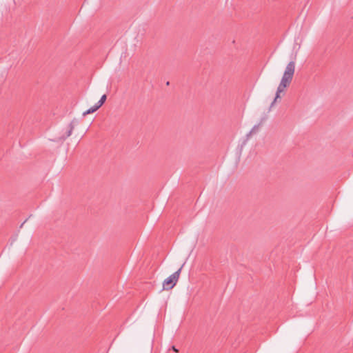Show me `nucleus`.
<instances>
[{
	"label": "nucleus",
	"mask_w": 353,
	"mask_h": 353,
	"mask_svg": "<svg viewBox=\"0 0 353 353\" xmlns=\"http://www.w3.org/2000/svg\"><path fill=\"white\" fill-rule=\"evenodd\" d=\"M183 265L175 272L166 278L163 282V290H169L172 289L176 284Z\"/></svg>",
	"instance_id": "obj_1"
},
{
	"label": "nucleus",
	"mask_w": 353,
	"mask_h": 353,
	"mask_svg": "<svg viewBox=\"0 0 353 353\" xmlns=\"http://www.w3.org/2000/svg\"><path fill=\"white\" fill-rule=\"evenodd\" d=\"M295 62L292 61L287 65L283 74L293 78Z\"/></svg>",
	"instance_id": "obj_2"
},
{
	"label": "nucleus",
	"mask_w": 353,
	"mask_h": 353,
	"mask_svg": "<svg viewBox=\"0 0 353 353\" xmlns=\"http://www.w3.org/2000/svg\"><path fill=\"white\" fill-rule=\"evenodd\" d=\"M74 120L70 122V123L68 125V128L67 130V131L65 132V133L61 136V139H63V140H65L68 137H69L72 133V131L74 128Z\"/></svg>",
	"instance_id": "obj_3"
},
{
	"label": "nucleus",
	"mask_w": 353,
	"mask_h": 353,
	"mask_svg": "<svg viewBox=\"0 0 353 353\" xmlns=\"http://www.w3.org/2000/svg\"><path fill=\"white\" fill-rule=\"evenodd\" d=\"M285 88L286 87H285L284 85H282L281 83H279V85L277 88L275 98H274V101L272 102V103L270 105V108H272L274 105V104L276 102V101L277 100V99L280 97V93L283 92Z\"/></svg>",
	"instance_id": "obj_4"
},
{
	"label": "nucleus",
	"mask_w": 353,
	"mask_h": 353,
	"mask_svg": "<svg viewBox=\"0 0 353 353\" xmlns=\"http://www.w3.org/2000/svg\"><path fill=\"white\" fill-rule=\"evenodd\" d=\"M262 123V121H261L259 124L257 125H254L252 128L251 129V130L249 132V133L247 134L246 135V138H247V140L250 137V136H252V134H256L259 130V128L261 126Z\"/></svg>",
	"instance_id": "obj_5"
},
{
	"label": "nucleus",
	"mask_w": 353,
	"mask_h": 353,
	"mask_svg": "<svg viewBox=\"0 0 353 353\" xmlns=\"http://www.w3.org/2000/svg\"><path fill=\"white\" fill-rule=\"evenodd\" d=\"M292 80V77H288V76H286V75H283L282 77V79L281 80V82L280 83L282 84V85H284L285 87H287L288 85H290V83H291Z\"/></svg>",
	"instance_id": "obj_6"
},
{
	"label": "nucleus",
	"mask_w": 353,
	"mask_h": 353,
	"mask_svg": "<svg viewBox=\"0 0 353 353\" xmlns=\"http://www.w3.org/2000/svg\"><path fill=\"white\" fill-rule=\"evenodd\" d=\"M99 108L95 104L94 105H93L92 107H91L90 108H89L88 110L85 111L83 113V116H85L87 114H92V113L96 112Z\"/></svg>",
	"instance_id": "obj_7"
},
{
	"label": "nucleus",
	"mask_w": 353,
	"mask_h": 353,
	"mask_svg": "<svg viewBox=\"0 0 353 353\" xmlns=\"http://www.w3.org/2000/svg\"><path fill=\"white\" fill-rule=\"evenodd\" d=\"M106 99H107L106 94L102 95V97H101L100 100L96 103V105L99 108H100L105 103Z\"/></svg>",
	"instance_id": "obj_8"
},
{
	"label": "nucleus",
	"mask_w": 353,
	"mask_h": 353,
	"mask_svg": "<svg viewBox=\"0 0 353 353\" xmlns=\"http://www.w3.org/2000/svg\"><path fill=\"white\" fill-rule=\"evenodd\" d=\"M172 348L174 351L178 352V350L175 347V346H172Z\"/></svg>",
	"instance_id": "obj_9"
},
{
	"label": "nucleus",
	"mask_w": 353,
	"mask_h": 353,
	"mask_svg": "<svg viewBox=\"0 0 353 353\" xmlns=\"http://www.w3.org/2000/svg\"><path fill=\"white\" fill-rule=\"evenodd\" d=\"M26 221V220L23 223H21L20 228H21L23 225V224L25 223Z\"/></svg>",
	"instance_id": "obj_10"
},
{
	"label": "nucleus",
	"mask_w": 353,
	"mask_h": 353,
	"mask_svg": "<svg viewBox=\"0 0 353 353\" xmlns=\"http://www.w3.org/2000/svg\"><path fill=\"white\" fill-rule=\"evenodd\" d=\"M166 85H170V82H169V81H167Z\"/></svg>",
	"instance_id": "obj_11"
}]
</instances>
